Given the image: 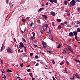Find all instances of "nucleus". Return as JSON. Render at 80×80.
I'll list each match as a JSON object with an SVG mask.
<instances>
[{
    "mask_svg": "<svg viewBox=\"0 0 80 80\" xmlns=\"http://www.w3.org/2000/svg\"><path fill=\"white\" fill-rule=\"evenodd\" d=\"M20 45L19 46V47L21 50H22L21 52H23V47H24V45H23V44L22 42H20L19 43Z\"/></svg>",
    "mask_w": 80,
    "mask_h": 80,
    "instance_id": "1",
    "label": "nucleus"
},
{
    "mask_svg": "<svg viewBox=\"0 0 80 80\" xmlns=\"http://www.w3.org/2000/svg\"><path fill=\"white\" fill-rule=\"evenodd\" d=\"M76 3V2H75V0H72L70 2V6L73 7L74 5H75Z\"/></svg>",
    "mask_w": 80,
    "mask_h": 80,
    "instance_id": "2",
    "label": "nucleus"
},
{
    "mask_svg": "<svg viewBox=\"0 0 80 80\" xmlns=\"http://www.w3.org/2000/svg\"><path fill=\"white\" fill-rule=\"evenodd\" d=\"M48 27V24H46L44 26H42V28L43 29V30L45 31V30H47V28Z\"/></svg>",
    "mask_w": 80,
    "mask_h": 80,
    "instance_id": "3",
    "label": "nucleus"
},
{
    "mask_svg": "<svg viewBox=\"0 0 80 80\" xmlns=\"http://www.w3.org/2000/svg\"><path fill=\"white\" fill-rule=\"evenodd\" d=\"M6 50H7L8 52L9 53H12V49L9 48H7Z\"/></svg>",
    "mask_w": 80,
    "mask_h": 80,
    "instance_id": "4",
    "label": "nucleus"
},
{
    "mask_svg": "<svg viewBox=\"0 0 80 80\" xmlns=\"http://www.w3.org/2000/svg\"><path fill=\"white\" fill-rule=\"evenodd\" d=\"M73 34L75 36H77V35H78V33H77L76 31H74Z\"/></svg>",
    "mask_w": 80,
    "mask_h": 80,
    "instance_id": "5",
    "label": "nucleus"
},
{
    "mask_svg": "<svg viewBox=\"0 0 80 80\" xmlns=\"http://www.w3.org/2000/svg\"><path fill=\"white\" fill-rule=\"evenodd\" d=\"M46 32H47V33H49L50 28L48 27L46 29Z\"/></svg>",
    "mask_w": 80,
    "mask_h": 80,
    "instance_id": "6",
    "label": "nucleus"
},
{
    "mask_svg": "<svg viewBox=\"0 0 80 80\" xmlns=\"http://www.w3.org/2000/svg\"><path fill=\"white\" fill-rule=\"evenodd\" d=\"M75 76L77 78H80V76H79V75H78V73H76L75 74Z\"/></svg>",
    "mask_w": 80,
    "mask_h": 80,
    "instance_id": "7",
    "label": "nucleus"
},
{
    "mask_svg": "<svg viewBox=\"0 0 80 80\" xmlns=\"http://www.w3.org/2000/svg\"><path fill=\"white\" fill-rule=\"evenodd\" d=\"M69 35L70 37H73L74 35L73 34V32H70L69 34Z\"/></svg>",
    "mask_w": 80,
    "mask_h": 80,
    "instance_id": "8",
    "label": "nucleus"
},
{
    "mask_svg": "<svg viewBox=\"0 0 80 80\" xmlns=\"http://www.w3.org/2000/svg\"><path fill=\"white\" fill-rule=\"evenodd\" d=\"M51 15H53V16H55V13L54 12H52L51 13Z\"/></svg>",
    "mask_w": 80,
    "mask_h": 80,
    "instance_id": "9",
    "label": "nucleus"
},
{
    "mask_svg": "<svg viewBox=\"0 0 80 80\" xmlns=\"http://www.w3.org/2000/svg\"><path fill=\"white\" fill-rule=\"evenodd\" d=\"M44 46H44L42 47V48H48V46L47 44H46V45H45Z\"/></svg>",
    "mask_w": 80,
    "mask_h": 80,
    "instance_id": "10",
    "label": "nucleus"
},
{
    "mask_svg": "<svg viewBox=\"0 0 80 80\" xmlns=\"http://www.w3.org/2000/svg\"><path fill=\"white\" fill-rule=\"evenodd\" d=\"M42 16H43V18H45L46 19H47V18H48V17L46 15H43Z\"/></svg>",
    "mask_w": 80,
    "mask_h": 80,
    "instance_id": "11",
    "label": "nucleus"
},
{
    "mask_svg": "<svg viewBox=\"0 0 80 80\" xmlns=\"http://www.w3.org/2000/svg\"><path fill=\"white\" fill-rule=\"evenodd\" d=\"M44 9V8H40L38 10V12H40L41 10H43Z\"/></svg>",
    "mask_w": 80,
    "mask_h": 80,
    "instance_id": "12",
    "label": "nucleus"
},
{
    "mask_svg": "<svg viewBox=\"0 0 80 80\" xmlns=\"http://www.w3.org/2000/svg\"><path fill=\"white\" fill-rule=\"evenodd\" d=\"M42 43L44 45H47V44L46 43H45V42H44L43 41L42 42Z\"/></svg>",
    "mask_w": 80,
    "mask_h": 80,
    "instance_id": "13",
    "label": "nucleus"
},
{
    "mask_svg": "<svg viewBox=\"0 0 80 80\" xmlns=\"http://www.w3.org/2000/svg\"><path fill=\"white\" fill-rule=\"evenodd\" d=\"M4 47V45H2L1 47V51H2L3 50V47Z\"/></svg>",
    "mask_w": 80,
    "mask_h": 80,
    "instance_id": "14",
    "label": "nucleus"
},
{
    "mask_svg": "<svg viewBox=\"0 0 80 80\" xmlns=\"http://www.w3.org/2000/svg\"><path fill=\"white\" fill-rule=\"evenodd\" d=\"M61 27H62V26H61V25H59L58 27V29H59V30H60V29H61Z\"/></svg>",
    "mask_w": 80,
    "mask_h": 80,
    "instance_id": "15",
    "label": "nucleus"
},
{
    "mask_svg": "<svg viewBox=\"0 0 80 80\" xmlns=\"http://www.w3.org/2000/svg\"><path fill=\"white\" fill-rule=\"evenodd\" d=\"M49 37H50V39L51 40H52V41H53V38H52V36H50Z\"/></svg>",
    "mask_w": 80,
    "mask_h": 80,
    "instance_id": "16",
    "label": "nucleus"
},
{
    "mask_svg": "<svg viewBox=\"0 0 80 80\" xmlns=\"http://www.w3.org/2000/svg\"><path fill=\"white\" fill-rule=\"evenodd\" d=\"M29 75L30 76V77H33V74H32V73L29 72Z\"/></svg>",
    "mask_w": 80,
    "mask_h": 80,
    "instance_id": "17",
    "label": "nucleus"
},
{
    "mask_svg": "<svg viewBox=\"0 0 80 80\" xmlns=\"http://www.w3.org/2000/svg\"><path fill=\"white\" fill-rule=\"evenodd\" d=\"M51 61H52L53 64H55V61L54 59H52Z\"/></svg>",
    "mask_w": 80,
    "mask_h": 80,
    "instance_id": "18",
    "label": "nucleus"
},
{
    "mask_svg": "<svg viewBox=\"0 0 80 80\" xmlns=\"http://www.w3.org/2000/svg\"><path fill=\"white\" fill-rule=\"evenodd\" d=\"M77 31L78 32H80V28H78L77 29Z\"/></svg>",
    "mask_w": 80,
    "mask_h": 80,
    "instance_id": "19",
    "label": "nucleus"
},
{
    "mask_svg": "<svg viewBox=\"0 0 80 80\" xmlns=\"http://www.w3.org/2000/svg\"><path fill=\"white\" fill-rule=\"evenodd\" d=\"M22 22H24L26 21V20H25L24 19L22 18Z\"/></svg>",
    "mask_w": 80,
    "mask_h": 80,
    "instance_id": "20",
    "label": "nucleus"
},
{
    "mask_svg": "<svg viewBox=\"0 0 80 80\" xmlns=\"http://www.w3.org/2000/svg\"><path fill=\"white\" fill-rule=\"evenodd\" d=\"M22 39L24 41V42H25V43H26L27 42H26V40H25V39L24 38H22Z\"/></svg>",
    "mask_w": 80,
    "mask_h": 80,
    "instance_id": "21",
    "label": "nucleus"
},
{
    "mask_svg": "<svg viewBox=\"0 0 80 80\" xmlns=\"http://www.w3.org/2000/svg\"><path fill=\"white\" fill-rule=\"evenodd\" d=\"M7 72H8V73H10V72H12V71H11V70H9V69H8Z\"/></svg>",
    "mask_w": 80,
    "mask_h": 80,
    "instance_id": "22",
    "label": "nucleus"
},
{
    "mask_svg": "<svg viewBox=\"0 0 80 80\" xmlns=\"http://www.w3.org/2000/svg\"><path fill=\"white\" fill-rule=\"evenodd\" d=\"M61 47V45L60 44H59V45L58 46V48H60Z\"/></svg>",
    "mask_w": 80,
    "mask_h": 80,
    "instance_id": "23",
    "label": "nucleus"
},
{
    "mask_svg": "<svg viewBox=\"0 0 80 80\" xmlns=\"http://www.w3.org/2000/svg\"><path fill=\"white\" fill-rule=\"evenodd\" d=\"M64 3L65 5H67V1H64Z\"/></svg>",
    "mask_w": 80,
    "mask_h": 80,
    "instance_id": "24",
    "label": "nucleus"
},
{
    "mask_svg": "<svg viewBox=\"0 0 80 80\" xmlns=\"http://www.w3.org/2000/svg\"><path fill=\"white\" fill-rule=\"evenodd\" d=\"M74 27H75V28H77V27H78V26L77 25H74Z\"/></svg>",
    "mask_w": 80,
    "mask_h": 80,
    "instance_id": "25",
    "label": "nucleus"
},
{
    "mask_svg": "<svg viewBox=\"0 0 80 80\" xmlns=\"http://www.w3.org/2000/svg\"><path fill=\"white\" fill-rule=\"evenodd\" d=\"M53 2L54 3H57V0H53Z\"/></svg>",
    "mask_w": 80,
    "mask_h": 80,
    "instance_id": "26",
    "label": "nucleus"
},
{
    "mask_svg": "<svg viewBox=\"0 0 80 80\" xmlns=\"http://www.w3.org/2000/svg\"><path fill=\"white\" fill-rule=\"evenodd\" d=\"M0 61H1V63L2 64H3V60L0 59Z\"/></svg>",
    "mask_w": 80,
    "mask_h": 80,
    "instance_id": "27",
    "label": "nucleus"
},
{
    "mask_svg": "<svg viewBox=\"0 0 80 80\" xmlns=\"http://www.w3.org/2000/svg\"><path fill=\"white\" fill-rule=\"evenodd\" d=\"M75 62H80V60H78L77 59H75Z\"/></svg>",
    "mask_w": 80,
    "mask_h": 80,
    "instance_id": "28",
    "label": "nucleus"
},
{
    "mask_svg": "<svg viewBox=\"0 0 80 80\" xmlns=\"http://www.w3.org/2000/svg\"><path fill=\"white\" fill-rule=\"evenodd\" d=\"M75 39H76L77 41H78V38H77V36L75 37Z\"/></svg>",
    "mask_w": 80,
    "mask_h": 80,
    "instance_id": "29",
    "label": "nucleus"
},
{
    "mask_svg": "<svg viewBox=\"0 0 80 80\" xmlns=\"http://www.w3.org/2000/svg\"><path fill=\"white\" fill-rule=\"evenodd\" d=\"M35 58L36 59H38V58H39L38 56V55H37V56H35Z\"/></svg>",
    "mask_w": 80,
    "mask_h": 80,
    "instance_id": "30",
    "label": "nucleus"
},
{
    "mask_svg": "<svg viewBox=\"0 0 80 80\" xmlns=\"http://www.w3.org/2000/svg\"><path fill=\"white\" fill-rule=\"evenodd\" d=\"M57 21L58 22H61V19H58Z\"/></svg>",
    "mask_w": 80,
    "mask_h": 80,
    "instance_id": "31",
    "label": "nucleus"
},
{
    "mask_svg": "<svg viewBox=\"0 0 80 80\" xmlns=\"http://www.w3.org/2000/svg\"><path fill=\"white\" fill-rule=\"evenodd\" d=\"M20 66H21V67H23V64L22 63L21 64H20Z\"/></svg>",
    "mask_w": 80,
    "mask_h": 80,
    "instance_id": "32",
    "label": "nucleus"
},
{
    "mask_svg": "<svg viewBox=\"0 0 80 80\" xmlns=\"http://www.w3.org/2000/svg\"><path fill=\"white\" fill-rule=\"evenodd\" d=\"M33 45L35 47H36V48H38V46L37 45H36L35 44H33Z\"/></svg>",
    "mask_w": 80,
    "mask_h": 80,
    "instance_id": "33",
    "label": "nucleus"
},
{
    "mask_svg": "<svg viewBox=\"0 0 80 80\" xmlns=\"http://www.w3.org/2000/svg\"><path fill=\"white\" fill-rule=\"evenodd\" d=\"M66 63L67 65H69V62H68V61H66Z\"/></svg>",
    "mask_w": 80,
    "mask_h": 80,
    "instance_id": "34",
    "label": "nucleus"
},
{
    "mask_svg": "<svg viewBox=\"0 0 80 80\" xmlns=\"http://www.w3.org/2000/svg\"><path fill=\"white\" fill-rule=\"evenodd\" d=\"M32 34L33 35V37H35V34L34 32H32Z\"/></svg>",
    "mask_w": 80,
    "mask_h": 80,
    "instance_id": "35",
    "label": "nucleus"
},
{
    "mask_svg": "<svg viewBox=\"0 0 80 80\" xmlns=\"http://www.w3.org/2000/svg\"><path fill=\"white\" fill-rule=\"evenodd\" d=\"M63 53L66 54V53H67V52L65 50H64L63 52Z\"/></svg>",
    "mask_w": 80,
    "mask_h": 80,
    "instance_id": "36",
    "label": "nucleus"
},
{
    "mask_svg": "<svg viewBox=\"0 0 80 80\" xmlns=\"http://www.w3.org/2000/svg\"><path fill=\"white\" fill-rule=\"evenodd\" d=\"M38 23H39V24H40V20H38Z\"/></svg>",
    "mask_w": 80,
    "mask_h": 80,
    "instance_id": "37",
    "label": "nucleus"
},
{
    "mask_svg": "<svg viewBox=\"0 0 80 80\" xmlns=\"http://www.w3.org/2000/svg\"><path fill=\"white\" fill-rule=\"evenodd\" d=\"M63 63H63V62H61V63H60V65H62L63 64Z\"/></svg>",
    "mask_w": 80,
    "mask_h": 80,
    "instance_id": "38",
    "label": "nucleus"
},
{
    "mask_svg": "<svg viewBox=\"0 0 80 80\" xmlns=\"http://www.w3.org/2000/svg\"><path fill=\"white\" fill-rule=\"evenodd\" d=\"M38 65H39V64L38 63H37V64H36L35 65V66L36 67H37V66H38Z\"/></svg>",
    "mask_w": 80,
    "mask_h": 80,
    "instance_id": "39",
    "label": "nucleus"
},
{
    "mask_svg": "<svg viewBox=\"0 0 80 80\" xmlns=\"http://www.w3.org/2000/svg\"><path fill=\"white\" fill-rule=\"evenodd\" d=\"M30 56H31V57H32V55H33V53H30Z\"/></svg>",
    "mask_w": 80,
    "mask_h": 80,
    "instance_id": "40",
    "label": "nucleus"
},
{
    "mask_svg": "<svg viewBox=\"0 0 80 80\" xmlns=\"http://www.w3.org/2000/svg\"><path fill=\"white\" fill-rule=\"evenodd\" d=\"M77 24H80V22H79L78 21H77Z\"/></svg>",
    "mask_w": 80,
    "mask_h": 80,
    "instance_id": "41",
    "label": "nucleus"
},
{
    "mask_svg": "<svg viewBox=\"0 0 80 80\" xmlns=\"http://www.w3.org/2000/svg\"><path fill=\"white\" fill-rule=\"evenodd\" d=\"M50 2H53V0H49Z\"/></svg>",
    "mask_w": 80,
    "mask_h": 80,
    "instance_id": "42",
    "label": "nucleus"
},
{
    "mask_svg": "<svg viewBox=\"0 0 80 80\" xmlns=\"http://www.w3.org/2000/svg\"><path fill=\"white\" fill-rule=\"evenodd\" d=\"M74 78H75L73 77V78H71L70 79L71 80H74Z\"/></svg>",
    "mask_w": 80,
    "mask_h": 80,
    "instance_id": "43",
    "label": "nucleus"
},
{
    "mask_svg": "<svg viewBox=\"0 0 80 80\" xmlns=\"http://www.w3.org/2000/svg\"><path fill=\"white\" fill-rule=\"evenodd\" d=\"M80 10V8H79L78 9V12H79Z\"/></svg>",
    "mask_w": 80,
    "mask_h": 80,
    "instance_id": "44",
    "label": "nucleus"
},
{
    "mask_svg": "<svg viewBox=\"0 0 80 80\" xmlns=\"http://www.w3.org/2000/svg\"><path fill=\"white\" fill-rule=\"evenodd\" d=\"M8 0H7L6 1V3H7V4H8Z\"/></svg>",
    "mask_w": 80,
    "mask_h": 80,
    "instance_id": "45",
    "label": "nucleus"
},
{
    "mask_svg": "<svg viewBox=\"0 0 80 80\" xmlns=\"http://www.w3.org/2000/svg\"><path fill=\"white\" fill-rule=\"evenodd\" d=\"M24 50H25V52H26V47H24Z\"/></svg>",
    "mask_w": 80,
    "mask_h": 80,
    "instance_id": "46",
    "label": "nucleus"
},
{
    "mask_svg": "<svg viewBox=\"0 0 80 80\" xmlns=\"http://www.w3.org/2000/svg\"><path fill=\"white\" fill-rule=\"evenodd\" d=\"M70 51L71 52H72L73 53V50H72V49H71V50H70Z\"/></svg>",
    "mask_w": 80,
    "mask_h": 80,
    "instance_id": "47",
    "label": "nucleus"
},
{
    "mask_svg": "<svg viewBox=\"0 0 80 80\" xmlns=\"http://www.w3.org/2000/svg\"><path fill=\"white\" fill-rule=\"evenodd\" d=\"M40 52L41 53V54H42V55H44V53H43L42 52Z\"/></svg>",
    "mask_w": 80,
    "mask_h": 80,
    "instance_id": "48",
    "label": "nucleus"
},
{
    "mask_svg": "<svg viewBox=\"0 0 80 80\" xmlns=\"http://www.w3.org/2000/svg\"><path fill=\"white\" fill-rule=\"evenodd\" d=\"M64 24H67V22H64Z\"/></svg>",
    "mask_w": 80,
    "mask_h": 80,
    "instance_id": "49",
    "label": "nucleus"
},
{
    "mask_svg": "<svg viewBox=\"0 0 80 80\" xmlns=\"http://www.w3.org/2000/svg\"><path fill=\"white\" fill-rule=\"evenodd\" d=\"M61 25H64V23H61Z\"/></svg>",
    "mask_w": 80,
    "mask_h": 80,
    "instance_id": "50",
    "label": "nucleus"
},
{
    "mask_svg": "<svg viewBox=\"0 0 80 80\" xmlns=\"http://www.w3.org/2000/svg\"><path fill=\"white\" fill-rule=\"evenodd\" d=\"M30 69H28V70H27L28 72H30Z\"/></svg>",
    "mask_w": 80,
    "mask_h": 80,
    "instance_id": "51",
    "label": "nucleus"
},
{
    "mask_svg": "<svg viewBox=\"0 0 80 80\" xmlns=\"http://www.w3.org/2000/svg\"><path fill=\"white\" fill-rule=\"evenodd\" d=\"M29 18H30L29 17H28L26 18V20H28V19H29Z\"/></svg>",
    "mask_w": 80,
    "mask_h": 80,
    "instance_id": "52",
    "label": "nucleus"
},
{
    "mask_svg": "<svg viewBox=\"0 0 80 80\" xmlns=\"http://www.w3.org/2000/svg\"><path fill=\"white\" fill-rule=\"evenodd\" d=\"M66 12L68 13H69L68 12H69V11H68V10H66Z\"/></svg>",
    "mask_w": 80,
    "mask_h": 80,
    "instance_id": "53",
    "label": "nucleus"
},
{
    "mask_svg": "<svg viewBox=\"0 0 80 80\" xmlns=\"http://www.w3.org/2000/svg\"><path fill=\"white\" fill-rule=\"evenodd\" d=\"M33 23H32L30 24V26H33Z\"/></svg>",
    "mask_w": 80,
    "mask_h": 80,
    "instance_id": "54",
    "label": "nucleus"
},
{
    "mask_svg": "<svg viewBox=\"0 0 80 80\" xmlns=\"http://www.w3.org/2000/svg\"><path fill=\"white\" fill-rule=\"evenodd\" d=\"M14 42H16V39H15V38H14Z\"/></svg>",
    "mask_w": 80,
    "mask_h": 80,
    "instance_id": "55",
    "label": "nucleus"
},
{
    "mask_svg": "<svg viewBox=\"0 0 80 80\" xmlns=\"http://www.w3.org/2000/svg\"><path fill=\"white\" fill-rule=\"evenodd\" d=\"M68 16H70V13H68Z\"/></svg>",
    "mask_w": 80,
    "mask_h": 80,
    "instance_id": "56",
    "label": "nucleus"
},
{
    "mask_svg": "<svg viewBox=\"0 0 80 80\" xmlns=\"http://www.w3.org/2000/svg\"><path fill=\"white\" fill-rule=\"evenodd\" d=\"M74 24H75V23L74 24V23L72 22V25H74Z\"/></svg>",
    "mask_w": 80,
    "mask_h": 80,
    "instance_id": "57",
    "label": "nucleus"
},
{
    "mask_svg": "<svg viewBox=\"0 0 80 80\" xmlns=\"http://www.w3.org/2000/svg\"><path fill=\"white\" fill-rule=\"evenodd\" d=\"M34 43H37V41H35Z\"/></svg>",
    "mask_w": 80,
    "mask_h": 80,
    "instance_id": "58",
    "label": "nucleus"
},
{
    "mask_svg": "<svg viewBox=\"0 0 80 80\" xmlns=\"http://www.w3.org/2000/svg\"><path fill=\"white\" fill-rule=\"evenodd\" d=\"M32 80H35V78H32Z\"/></svg>",
    "mask_w": 80,
    "mask_h": 80,
    "instance_id": "59",
    "label": "nucleus"
},
{
    "mask_svg": "<svg viewBox=\"0 0 80 80\" xmlns=\"http://www.w3.org/2000/svg\"><path fill=\"white\" fill-rule=\"evenodd\" d=\"M52 78H53V80H55V77H52Z\"/></svg>",
    "mask_w": 80,
    "mask_h": 80,
    "instance_id": "60",
    "label": "nucleus"
},
{
    "mask_svg": "<svg viewBox=\"0 0 80 80\" xmlns=\"http://www.w3.org/2000/svg\"><path fill=\"white\" fill-rule=\"evenodd\" d=\"M67 26L68 27H70V25L69 24H68Z\"/></svg>",
    "mask_w": 80,
    "mask_h": 80,
    "instance_id": "61",
    "label": "nucleus"
},
{
    "mask_svg": "<svg viewBox=\"0 0 80 80\" xmlns=\"http://www.w3.org/2000/svg\"><path fill=\"white\" fill-rule=\"evenodd\" d=\"M47 52H48L49 53H51V52H52L50 51H47Z\"/></svg>",
    "mask_w": 80,
    "mask_h": 80,
    "instance_id": "62",
    "label": "nucleus"
},
{
    "mask_svg": "<svg viewBox=\"0 0 80 80\" xmlns=\"http://www.w3.org/2000/svg\"><path fill=\"white\" fill-rule=\"evenodd\" d=\"M48 4H49L48 2V3H46V5H48Z\"/></svg>",
    "mask_w": 80,
    "mask_h": 80,
    "instance_id": "63",
    "label": "nucleus"
},
{
    "mask_svg": "<svg viewBox=\"0 0 80 80\" xmlns=\"http://www.w3.org/2000/svg\"><path fill=\"white\" fill-rule=\"evenodd\" d=\"M20 78V77L19 76H18L17 77V78Z\"/></svg>",
    "mask_w": 80,
    "mask_h": 80,
    "instance_id": "64",
    "label": "nucleus"
}]
</instances>
